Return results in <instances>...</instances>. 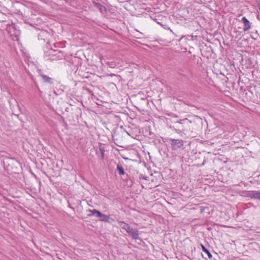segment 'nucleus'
I'll list each match as a JSON object with an SVG mask.
<instances>
[{"label":"nucleus","instance_id":"1","mask_svg":"<svg viewBox=\"0 0 260 260\" xmlns=\"http://www.w3.org/2000/svg\"><path fill=\"white\" fill-rule=\"evenodd\" d=\"M245 196L260 201V191L250 190L244 192Z\"/></svg>","mask_w":260,"mask_h":260},{"label":"nucleus","instance_id":"2","mask_svg":"<svg viewBox=\"0 0 260 260\" xmlns=\"http://www.w3.org/2000/svg\"><path fill=\"white\" fill-rule=\"evenodd\" d=\"M170 141H172L171 145L174 150L179 149L183 145V141L182 140L171 139Z\"/></svg>","mask_w":260,"mask_h":260},{"label":"nucleus","instance_id":"3","mask_svg":"<svg viewBox=\"0 0 260 260\" xmlns=\"http://www.w3.org/2000/svg\"><path fill=\"white\" fill-rule=\"evenodd\" d=\"M128 234L129 236H132L133 239L135 240L139 239V231L137 229H132V231H129Z\"/></svg>","mask_w":260,"mask_h":260},{"label":"nucleus","instance_id":"4","mask_svg":"<svg viewBox=\"0 0 260 260\" xmlns=\"http://www.w3.org/2000/svg\"><path fill=\"white\" fill-rule=\"evenodd\" d=\"M242 21L243 22L244 25L243 30L246 31L248 30H249L251 28V25L249 20L245 17H243L242 18Z\"/></svg>","mask_w":260,"mask_h":260},{"label":"nucleus","instance_id":"5","mask_svg":"<svg viewBox=\"0 0 260 260\" xmlns=\"http://www.w3.org/2000/svg\"><path fill=\"white\" fill-rule=\"evenodd\" d=\"M44 81L46 83H48L50 84L53 83V79L46 75H41Z\"/></svg>","mask_w":260,"mask_h":260},{"label":"nucleus","instance_id":"6","mask_svg":"<svg viewBox=\"0 0 260 260\" xmlns=\"http://www.w3.org/2000/svg\"><path fill=\"white\" fill-rule=\"evenodd\" d=\"M121 227L123 229H124L128 233H129V231H132L133 229L129 224L127 223H123V225H121Z\"/></svg>","mask_w":260,"mask_h":260},{"label":"nucleus","instance_id":"7","mask_svg":"<svg viewBox=\"0 0 260 260\" xmlns=\"http://www.w3.org/2000/svg\"><path fill=\"white\" fill-rule=\"evenodd\" d=\"M201 246H202L203 251L207 254V255L209 258H211L212 257V255L209 252V251L202 244Z\"/></svg>","mask_w":260,"mask_h":260},{"label":"nucleus","instance_id":"8","mask_svg":"<svg viewBox=\"0 0 260 260\" xmlns=\"http://www.w3.org/2000/svg\"><path fill=\"white\" fill-rule=\"evenodd\" d=\"M92 214L93 215H95L96 217L101 218L103 215V213H102L100 211H98L95 209H93L92 210Z\"/></svg>","mask_w":260,"mask_h":260},{"label":"nucleus","instance_id":"9","mask_svg":"<svg viewBox=\"0 0 260 260\" xmlns=\"http://www.w3.org/2000/svg\"><path fill=\"white\" fill-rule=\"evenodd\" d=\"M110 217L108 215L103 214L102 217L100 218V220L102 221L109 222Z\"/></svg>","mask_w":260,"mask_h":260},{"label":"nucleus","instance_id":"10","mask_svg":"<svg viewBox=\"0 0 260 260\" xmlns=\"http://www.w3.org/2000/svg\"><path fill=\"white\" fill-rule=\"evenodd\" d=\"M117 170L118 172V173L120 175H124V169L121 166L118 165L117 166Z\"/></svg>","mask_w":260,"mask_h":260},{"label":"nucleus","instance_id":"11","mask_svg":"<svg viewBox=\"0 0 260 260\" xmlns=\"http://www.w3.org/2000/svg\"><path fill=\"white\" fill-rule=\"evenodd\" d=\"M100 152H101V153L102 158L104 159V152H105V150H104V149L103 148H100Z\"/></svg>","mask_w":260,"mask_h":260},{"label":"nucleus","instance_id":"12","mask_svg":"<svg viewBox=\"0 0 260 260\" xmlns=\"http://www.w3.org/2000/svg\"><path fill=\"white\" fill-rule=\"evenodd\" d=\"M85 57L86 58L87 61L88 62V64H89L90 63V62H89V58H86L85 55Z\"/></svg>","mask_w":260,"mask_h":260},{"label":"nucleus","instance_id":"13","mask_svg":"<svg viewBox=\"0 0 260 260\" xmlns=\"http://www.w3.org/2000/svg\"><path fill=\"white\" fill-rule=\"evenodd\" d=\"M109 67H111V68H114V67L113 66V64L112 63H110L109 64Z\"/></svg>","mask_w":260,"mask_h":260}]
</instances>
